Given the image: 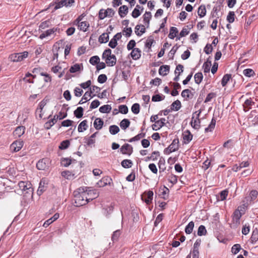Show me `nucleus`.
<instances>
[{"label":"nucleus","mask_w":258,"mask_h":258,"mask_svg":"<svg viewBox=\"0 0 258 258\" xmlns=\"http://www.w3.org/2000/svg\"><path fill=\"white\" fill-rule=\"evenodd\" d=\"M74 194L75 203L77 207L85 205L98 196L95 190L90 189L88 187H80Z\"/></svg>","instance_id":"f257e3e1"},{"label":"nucleus","mask_w":258,"mask_h":258,"mask_svg":"<svg viewBox=\"0 0 258 258\" xmlns=\"http://www.w3.org/2000/svg\"><path fill=\"white\" fill-rule=\"evenodd\" d=\"M18 186L24 196L32 197L33 188L30 182L21 181L19 182Z\"/></svg>","instance_id":"f03ea898"},{"label":"nucleus","mask_w":258,"mask_h":258,"mask_svg":"<svg viewBox=\"0 0 258 258\" xmlns=\"http://www.w3.org/2000/svg\"><path fill=\"white\" fill-rule=\"evenodd\" d=\"M111 50L109 48L105 49L102 54V58L105 59L106 64L109 67H113L116 63V57L111 54Z\"/></svg>","instance_id":"7ed1b4c3"},{"label":"nucleus","mask_w":258,"mask_h":258,"mask_svg":"<svg viewBox=\"0 0 258 258\" xmlns=\"http://www.w3.org/2000/svg\"><path fill=\"white\" fill-rule=\"evenodd\" d=\"M242 207H238L237 209L235 210L232 215V223L230 224V227L232 228L236 229L240 224V219L242 217L244 212L242 211Z\"/></svg>","instance_id":"20e7f679"},{"label":"nucleus","mask_w":258,"mask_h":258,"mask_svg":"<svg viewBox=\"0 0 258 258\" xmlns=\"http://www.w3.org/2000/svg\"><path fill=\"white\" fill-rule=\"evenodd\" d=\"M67 116V112L60 111L57 115L54 116L53 118H51L49 121L45 123L46 129H49L57 121V119H62Z\"/></svg>","instance_id":"39448f33"},{"label":"nucleus","mask_w":258,"mask_h":258,"mask_svg":"<svg viewBox=\"0 0 258 258\" xmlns=\"http://www.w3.org/2000/svg\"><path fill=\"white\" fill-rule=\"evenodd\" d=\"M179 147V139L176 138L174 139L169 146L164 150V153L166 155H169L172 152L177 151Z\"/></svg>","instance_id":"423d86ee"},{"label":"nucleus","mask_w":258,"mask_h":258,"mask_svg":"<svg viewBox=\"0 0 258 258\" xmlns=\"http://www.w3.org/2000/svg\"><path fill=\"white\" fill-rule=\"evenodd\" d=\"M28 55V52L25 51L22 52L13 53L10 55L9 58L12 61L19 62L27 58Z\"/></svg>","instance_id":"0eeeda50"},{"label":"nucleus","mask_w":258,"mask_h":258,"mask_svg":"<svg viewBox=\"0 0 258 258\" xmlns=\"http://www.w3.org/2000/svg\"><path fill=\"white\" fill-rule=\"evenodd\" d=\"M114 14L115 11L111 8H107L106 10L101 9L99 12L98 17L100 20H103L107 17H112Z\"/></svg>","instance_id":"6e6552de"},{"label":"nucleus","mask_w":258,"mask_h":258,"mask_svg":"<svg viewBox=\"0 0 258 258\" xmlns=\"http://www.w3.org/2000/svg\"><path fill=\"white\" fill-rule=\"evenodd\" d=\"M201 113V110H199L195 112L192 114L191 120L190 121L191 126L195 129H198L200 125V120L199 119L200 115Z\"/></svg>","instance_id":"1a4fd4ad"},{"label":"nucleus","mask_w":258,"mask_h":258,"mask_svg":"<svg viewBox=\"0 0 258 258\" xmlns=\"http://www.w3.org/2000/svg\"><path fill=\"white\" fill-rule=\"evenodd\" d=\"M168 124H170L168 120L165 118H161L156 121L152 125V129H155V127H157V129H160L164 126L169 128L170 126L168 125Z\"/></svg>","instance_id":"9d476101"},{"label":"nucleus","mask_w":258,"mask_h":258,"mask_svg":"<svg viewBox=\"0 0 258 258\" xmlns=\"http://www.w3.org/2000/svg\"><path fill=\"white\" fill-rule=\"evenodd\" d=\"M60 29L58 27H54L52 29H50L48 30H47L46 31L43 32L42 33L40 36L39 38L41 39H43V38L49 36L52 34H54L55 32H58L59 33Z\"/></svg>","instance_id":"9b49d317"},{"label":"nucleus","mask_w":258,"mask_h":258,"mask_svg":"<svg viewBox=\"0 0 258 258\" xmlns=\"http://www.w3.org/2000/svg\"><path fill=\"white\" fill-rule=\"evenodd\" d=\"M192 137L193 136L189 130H185V131L183 132L182 135V144H188L191 141Z\"/></svg>","instance_id":"f8f14e48"},{"label":"nucleus","mask_w":258,"mask_h":258,"mask_svg":"<svg viewBox=\"0 0 258 258\" xmlns=\"http://www.w3.org/2000/svg\"><path fill=\"white\" fill-rule=\"evenodd\" d=\"M255 103L253 98H249L247 99L242 104L243 110L245 112L249 111L252 108V106L255 105Z\"/></svg>","instance_id":"ddd939ff"},{"label":"nucleus","mask_w":258,"mask_h":258,"mask_svg":"<svg viewBox=\"0 0 258 258\" xmlns=\"http://www.w3.org/2000/svg\"><path fill=\"white\" fill-rule=\"evenodd\" d=\"M49 166V160L47 158H43L40 160L36 164L38 170H45Z\"/></svg>","instance_id":"4468645a"},{"label":"nucleus","mask_w":258,"mask_h":258,"mask_svg":"<svg viewBox=\"0 0 258 258\" xmlns=\"http://www.w3.org/2000/svg\"><path fill=\"white\" fill-rule=\"evenodd\" d=\"M23 146V142L21 141H16L13 142L10 146V149L14 152L20 151Z\"/></svg>","instance_id":"2eb2a0df"},{"label":"nucleus","mask_w":258,"mask_h":258,"mask_svg":"<svg viewBox=\"0 0 258 258\" xmlns=\"http://www.w3.org/2000/svg\"><path fill=\"white\" fill-rule=\"evenodd\" d=\"M121 38V33H117L110 40L109 42L108 46L111 48H114L117 45V40H119Z\"/></svg>","instance_id":"dca6fc26"},{"label":"nucleus","mask_w":258,"mask_h":258,"mask_svg":"<svg viewBox=\"0 0 258 258\" xmlns=\"http://www.w3.org/2000/svg\"><path fill=\"white\" fill-rule=\"evenodd\" d=\"M120 152L123 154L131 155L133 152V148L131 145L125 144L121 147Z\"/></svg>","instance_id":"f3484780"},{"label":"nucleus","mask_w":258,"mask_h":258,"mask_svg":"<svg viewBox=\"0 0 258 258\" xmlns=\"http://www.w3.org/2000/svg\"><path fill=\"white\" fill-rule=\"evenodd\" d=\"M112 182V179L108 176H104L101 180H100L97 184L99 187H104L108 184H110Z\"/></svg>","instance_id":"a211bd4d"},{"label":"nucleus","mask_w":258,"mask_h":258,"mask_svg":"<svg viewBox=\"0 0 258 258\" xmlns=\"http://www.w3.org/2000/svg\"><path fill=\"white\" fill-rule=\"evenodd\" d=\"M130 55L134 60H138L141 56V51L138 48H135L132 50Z\"/></svg>","instance_id":"6ab92c4d"},{"label":"nucleus","mask_w":258,"mask_h":258,"mask_svg":"<svg viewBox=\"0 0 258 258\" xmlns=\"http://www.w3.org/2000/svg\"><path fill=\"white\" fill-rule=\"evenodd\" d=\"M154 193L152 190H149L147 192H145V202L147 204L149 205L152 203Z\"/></svg>","instance_id":"aec40b11"},{"label":"nucleus","mask_w":258,"mask_h":258,"mask_svg":"<svg viewBox=\"0 0 258 258\" xmlns=\"http://www.w3.org/2000/svg\"><path fill=\"white\" fill-rule=\"evenodd\" d=\"M92 94V91L90 92H86L83 95V97L82 98L81 100L79 101V104H82L86 102L87 101H89L90 99H88V97H90V98H93L94 96H95V95L94 94L93 95H91Z\"/></svg>","instance_id":"412c9836"},{"label":"nucleus","mask_w":258,"mask_h":258,"mask_svg":"<svg viewBox=\"0 0 258 258\" xmlns=\"http://www.w3.org/2000/svg\"><path fill=\"white\" fill-rule=\"evenodd\" d=\"M170 71V66L168 65H162L159 69V74L163 76L167 75Z\"/></svg>","instance_id":"4be33fe9"},{"label":"nucleus","mask_w":258,"mask_h":258,"mask_svg":"<svg viewBox=\"0 0 258 258\" xmlns=\"http://www.w3.org/2000/svg\"><path fill=\"white\" fill-rule=\"evenodd\" d=\"M144 23L147 25L148 28L149 26L150 21L152 18V14L150 12L146 11L143 16Z\"/></svg>","instance_id":"5701e85b"},{"label":"nucleus","mask_w":258,"mask_h":258,"mask_svg":"<svg viewBox=\"0 0 258 258\" xmlns=\"http://www.w3.org/2000/svg\"><path fill=\"white\" fill-rule=\"evenodd\" d=\"M128 11V7L123 5L121 6L118 9V14L121 18L124 17L127 14Z\"/></svg>","instance_id":"b1692460"},{"label":"nucleus","mask_w":258,"mask_h":258,"mask_svg":"<svg viewBox=\"0 0 258 258\" xmlns=\"http://www.w3.org/2000/svg\"><path fill=\"white\" fill-rule=\"evenodd\" d=\"M181 95L186 100H187L188 99L191 98L194 96V94L190 90L188 89H186L182 91Z\"/></svg>","instance_id":"393cba45"},{"label":"nucleus","mask_w":258,"mask_h":258,"mask_svg":"<svg viewBox=\"0 0 258 258\" xmlns=\"http://www.w3.org/2000/svg\"><path fill=\"white\" fill-rule=\"evenodd\" d=\"M250 242L252 244L255 243L258 240V229L255 228L253 230L252 234L250 237Z\"/></svg>","instance_id":"a878e982"},{"label":"nucleus","mask_w":258,"mask_h":258,"mask_svg":"<svg viewBox=\"0 0 258 258\" xmlns=\"http://www.w3.org/2000/svg\"><path fill=\"white\" fill-rule=\"evenodd\" d=\"M103 121L100 118H97L95 119L93 125L95 129H101L103 125Z\"/></svg>","instance_id":"bb28decb"},{"label":"nucleus","mask_w":258,"mask_h":258,"mask_svg":"<svg viewBox=\"0 0 258 258\" xmlns=\"http://www.w3.org/2000/svg\"><path fill=\"white\" fill-rule=\"evenodd\" d=\"M45 183L44 180H41L37 190V194L40 196L45 190L46 186L45 185Z\"/></svg>","instance_id":"cd10ccee"},{"label":"nucleus","mask_w":258,"mask_h":258,"mask_svg":"<svg viewBox=\"0 0 258 258\" xmlns=\"http://www.w3.org/2000/svg\"><path fill=\"white\" fill-rule=\"evenodd\" d=\"M178 31L176 27H171L170 28L169 34L168 35V37L170 39H173L176 36L177 34L178 33Z\"/></svg>","instance_id":"c85d7f7f"},{"label":"nucleus","mask_w":258,"mask_h":258,"mask_svg":"<svg viewBox=\"0 0 258 258\" xmlns=\"http://www.w3.org/2000/svg\"><path fill=\"white\" fill-rule=\"evenodd\" d=\"M228 195V190L227 189H225L221 191L219 195L217 196V200L218 201H223L226 199Z\"/></svg>","instance_id":"c756f323"},{"label":"nucleus","mask_w":258,"mask_h":258,"mask_svg":"<svg viewBox=\"0 0 258 258\" xmlns=\"http://www.w3.org/2000/svg\"><path fill=\"white\" fill-rule=\"evenodd\" d=\"M79 29L83 32H86L89 27V24L87 21L81 22L78 26Z\"/></svg>","instance_id":"7c9ffc66"},{"label":"nucleus","mask_w":258,"mask_h":258,"mask_svg":"<svg viewBox=\"0 0 258 258\" xmlns=\"http://www.w3.org/2000/svg\"><path fill=\"white\" fill-rule=\"evenodd\" d=\"M99 42L101 43H105L109 40V35L107 33H103L99 37Z\"/></svg>","instance_id":"2f4dec72"},{"label":"nucleus","mask_w":258,"mask_h":258,"mask_svg":"<svg viewBox=\"0 0 258 258\" xmlns=\"http://www.w3.org/2000/svg\"><path fill=\"white\" fill-rule=\"evenodd\" d=\"M181 107V102L178 100L174 101L170 106L171 110H175V111H178V110H179Z\"/></svg>","instance_id":"473e14b6"},{"label":"nucleus","mask_w":258,"mask_h":258,"mask_svg":"<svg viewBox=\"0 0 258 258\" xmlns=\"http://www.w3.org/2000/svg\"><path fill=\"white\" fill-rule=\"evenodd\" d=\"M231 78V74H226L224 75L221 80V85L222 87H225Z\"/></svg>","instance_id":"72a5a7b5"},{"label":"nucleus","mask_w":258,"mask_h":258,"mask_svg":"<svg viewBox=\"0 0 258 258\" xmlns=\"http://www.w3.org/2000/svg\"><path fill=\"white\" fill-rule=\"evenodd\" d=\"M61 175L62 177L67 179H72L74 177V174H73L70 171H63L61 172Z\"/></svg>","instance_id":"f704fd0d"},{"label":"nucleus","mask_w":258,"mask_h":258,"mask_svg":"<svg viewBox=\"0 0 258 258\" xmlns=\"http://www.w3.org/2000/svg\"><path fill=\"white\" fill-rule=\"evenodd\" d=\"M198 14L200 18H203L206 15V9L205 5H201L199 7Z\"/></svg>","instance_id":"c9c22d12"},{"label":"nucleus","mask_w":258,"mask_h":258,"mask_svg":"<svg viewBox=\"0 0 258 258\" xmlns=\"http://www.w3.org/2000/svg\"><path fill=\"white\" fill-rule=\"evenodd\" d=\"M133 164V162L129 159H124L121 162V166L124 168H131Z\"/></svg>","instance_id":"e433bc0d"},{"label":"nucleus","mask_w":258,"mask_h":258,"mask_svg":"<svg viewBox=\"0 0 258 258\" xmlns=\"http://www.w3.org/2000/svg\"><path fill=\"white\" fill-rule=\"evenodd\" d=\"M195 82L197 84H200L203 79V75L201 72L196 73L194 76Z\"/></svg>","instance_id":"4c0bfd02"},{"label":"nucleus","mask_w":258,"mask_h":258,"mask_svg":"<svg viewBox=\"0 0 258 258\" xmlns=\"http://www.w3.org/2000/svg\"><path fill=\"white\" fill-rule=\"evenodd\" d=\"M111 110V106L110 105H104L99 108V111L101 113H109Z\"/></svg>","instance_id":"58836bf2"},{"label":"nucleus","mask_w":258,"mask_h":258,"mask_svg":"<svg viewBox=\"0 0 258 258\" xmlns=\"http://www.w3.org/2000/svg\"><path fill=\"white\" fill-rule=\"evenodd\" d=\"M83 111L84 109L82 107H78L75 111H74V115L75 116L78 118H80L83 116Z\"/></svg>","instance_id":"ea45409f"},{"label":"nucleus","mask_w":258,"mask_h":258,"mask_svg":"<svg viewBox=\"0 0 258 258\" xmlns=\"http://www.w3.org/2000/svg\"><path fill=\"white\" fill-rule=\"evenodd\" d=\"M194 225H195V224L193 221H190V222H189V223L187 224V225L185 227V233L187 234H190L193 230Z\"/></svg>","instance_id":"a19ab883"},{"label":"nucleus","mask_w":258,"mask_h":258,"mask_svg":"<svg viewBox=\"0 0 258 258\" xmlns=\"http://www.w3.org/2000/svg\"><path fill=\"white\" fill-rule=\"evenodd\" d=\"M72 162V160L69 158H63L61 159V165L64 167H68Z\"/></svg>","instance_id":"79ce46f5"},{"label":"nucleus","mask_w":258,"mask_h":258,"mask_svg":"<svg viewBox=\"0 0 258 258\" xmlns=\"http://www.w3.org/2000/svg\"><path fill=\"white\" fill-rule=\"evenodd\" d=\"M211 65V61H209L208 60H207V61L204 63L203 65V68L204 69V72L205 73H208L210 72Z\"/></svg>","instance_id":"37998d69"},{"label":"nucleus","mask_w":258,"mask_h":258,"mask_svg":"<svg viewBox=\"0 0 258 258\" xmlns=\"http://www.w3.org/2000/svg\"><path fill=\"white\" fill-rule=\"evenodd\" d=\"M130 124V121L128 119L124 118L120 122V126L122 129H126Z\"/></svg>","instance_id":"c03bdc74"},{"label":"nucleus","mask_w":258,"mask_h":258,"mask_svg":"<svg viewBox=\"0 0 258 258\" xmlns=\"http://www.w3.org/2000/svg\"><path fill=\"white\" fill-rule=\"evenodd\" d=\"M207 233L206 227L204 225H200L198 230V235L199 236L206 235Z\"/></svg>","instance_id":"a18cd8bd"},{"label":"nucleus","mask_w":258,"mask_h":258,"mask_svg":"<svg viewBox=\"0 0 258 258\" xmlns=\"http://www.w3.org/2000/svg\"><path fill=\"white\" fill-rule=\"evenodd\" d=\"M243 75L247 77H252L255 75L254 71L251 69H246L243 71Z\"/></svg>","instance_id":"49530a36"},{"label":"nucleus","mask_w":258,"mask_h":258,"mask_svg":"<svg viewBox=\"0 0 258 258\" xmlns=\"http://www.w3.org/2000/svg\"><path fill=\"white\" fill-rule=\"evenodd\" d=\"M165 96L163 95L156 94L153 95L152 97V101L153 102L161 101L165 99Z\"/></svg>","instance_id":"de8ad7c7"},{"label":"nucleus","mask_w":258,"mask_h":258,"mask_svg":"<svg viewBox=\"0 0 258 258\" xmlns=\"http://www.w3.org/2000/svg\"><path fill=\"white\" fill-rule=\"evenodd\" d=\"M81 66H82V64L78 63L75 64L71 67L70 69V72L72 73H75L81 70Z\"/></svg>","instance_id":"09e8293b"},{"label":"nucleus","mask_w":258,"mask_h":258,"mask_svg":"<svg viewBox=\"0 0 258 258\" xmlns=\"http://www.w3.org/2000/svg\"><path fill=\"white\" fill-rule=\"evenodd\" d=\"M100 58L97 55L92 56L89 60V62L93 66L97 65L99 63Z\"/></svg>","instance_id":"8fccbe9b"},{"label":"nucleus","mask_w":258,"mask_h":258,"mask_svg":"<svg viewBox=\"0 0 258 258\" xmlns=\"http://www.w3.org/2000/svg\"><path fill=\"white\" fill-rule=\"evenodd\" d=\"M155 43V40L152 36H150L148 38L146 42L145 43V46L148 48L149 49H151L152 44Z\"/></svg>","instance_id":"3c124183"},{"label":"nucleus","mask_w":258,"mask_h":258,"mask_svg":"<svg viewBox=\"0 0 258 258\" xmlns=\"http://www.w3.org/2000/svg\"><path fill=\"white\" fill-rule=\"evenodd\" d=\"M145 136V134L141 133L135 136L134 137L130 139L128 141L129 142H133L140 140L141 139L144 138Z\"/></svg>","instance_id":"603ef678"},{"label":"nucleus","mask_w":258,"mask_h":258,"mask_svg":"<svg viewBox=\"0 0 258 258\" xmlns=\"http://www.w3.org/2000/svg\"><path fill=\"white\" fill-rule=\"evenodd\" d=\"M165 160L160 159L158 162V166L159 168L160 173L162 172H164L166 169V167L165 165Z\"/></svg>","instance_id":"864d4df0"},{"label":"nucleus","mask_w":258,"mask_h":258,"mask_svg":"<svg viewBox=\"0 0 258 258\" xmlns=\"http://www.w3.org/2000/svg\"><path fill=\"white\" fill-rule=\"evenodd\" d=\"M132 111L135 114H137L140 112V107L138 103H134L131 107Z\"/></svg>","instance_id":"5fc2aeb1"},{"label":"nucleus","mask_w":258,"mask_h":258,"mask_svg":"<svg viewBox=\"0 0 258 258\" xmlns=\"http://www.w3.org/2000/svg\"><path fill=\"white\" fill-rule=\"evenodd\" d=\"M235 20V14L233 11H230L227 16V20L230 23H232Z\"/></svg>","instance_id":"6e6d98bb"},{"label":"nucleus","mask_w":258,"mask_h":258,"mask_svg":"<svg viewBox=\"0 0 258 258\" xmlns=\"http://www.w3.org/2000/svg\"><path fill=\"white\" fill-rule=\"evenodd\" d=\"M178 48H179V46H178L177 44L174 45L172 48V49H171V50L169 51V52L168 53V55H169V56L170 57V59H173L174 55L175 53H176V51L177 50V49H178Z\"/></svg>","instance_id":"4d7b16f0"},{"label":"nucleus","mask_w":258,"mask_h":258,"mask_svg":"<svg viewBox=\"0 0 258 258\" xmlns=\"http://www.w3.org/2000/svg\"><path fill=\"white\" fill-rule=\"evenodd\" d=\"M46 104V101L43 99L42 100L39 104L38 107L37 108L36 110V114H37L38 112H42V110L44 106Z\"/></svg>","instance_id":"13d9d810"},{"label":"nucleus","mask_w":258,"mask_h":258,"mask_svg":"<svg viewBox=\"0 0 258 258\" xmlns=\"http://www.w3.org/2000/svg\"><path fill=\"white\" fill-rule=\"evenodd\" d=\"M128 107L126 105H120L118 107V111L122 114H126L128 112Z\"/></svg>","instance_id":"bf43d9fd"},{"label":"nucleus","mask_w":258,"mask_h":258,"mask_svg":"<svg viewBox=\"0 0 258 258\" xmlns=\"http://www.w3.org/2000/svg\"><path fill=\"white\" fill-rule=\"evenodd\" d=\"M32 72L34 75L40 74L42 76L45 75V73L43 72V69L40 67L34 68Z\"/></svg>","instance_id":"052dcab7"},{"label":"nucleus","mask_w":258,"mask_h":258,"mask_svg":"<svg viewBox=\"0 0 258 258\" xmlns=\"http://www.w3.org/2000/svg\"><path fill=\"white\" fill-rule=\"evenodd\" d=\"M216 97V94L215 93H214V92H211V93H209L205 101H204V103H208L209 102H210L212 99L214 98H215Z\"/></svg>","instance_id":"680f3d73"},{"label":"nucleus","mask_w":258,"mask_h":258,"mask_svg":"<svg viewBox=\"0 0 258 258\" xmlns=\"http://www.w3.org/2000/svg\"><path fill=\"white\" fill-rule=\"evenodd\" d=\"M240 249H241L240 245L239 244H236L232 247L231 251L233 254H236L240 251Z\"/></svg>","instance_id":"e2e57ef3"},{"label":"nucleus","mask_w":258,"mask_h":258,"mask_svg":"<svg viewBox=\"0 0 258 258\" xmlns=\"http://www.w3.org/2000/svg\"><path fill=\"white\" fill-rule=\"evenodd\" d=\"M98 133V132H96L94 133L93 135H92L90 138L88 139L87 144L88 146H91L93 144H94L95 142V139L94 138L96 137V135Z\"/></svg>","instance_id":"0e129e2a"},{"label":"nucleus","mask_w":258,"mask_h":258,"mask_svg":"<svg viewBox=\"0 0 258 258\" xmlns=\"http://www.w3.org/2000/svg\"><path fill=\"white\" fill-rule=\"evenodd\" d=\"M213 50V47L212 46V44H207L205 47H204V51L207 54H210Z\"/></svg>","instance_id":"69168bd1"},{"label":"nucleus","mask_w":258,"mask_h":258,"mask_svg":"<svg viewBox=\"0 0 258 258\" xmlns=\"http://www.w3.org/2000/svg\"><path fill=\"white\" fill-rule=\"evenodd\" d=\"M70 142L69 140L63 141L60 144L59 148L61 150L67 149L70 145Z\"/></svg>","instance_id":"338daca9"},{"label":"nucleus","mask_w":258,"mask_h":258,"mask_svg":"<svg viewBox=\"0 0 258 258\" xmlns=\"http://www.w3.org/2000/svg\"><path fill=\"white\" fill-rule=\"evenodd\" d=\"M132 29L131 27L125 28L123 30V34L126 37H130L132 33Z\"/></svg>","instance_id":"774afa93"}]
</instances>
